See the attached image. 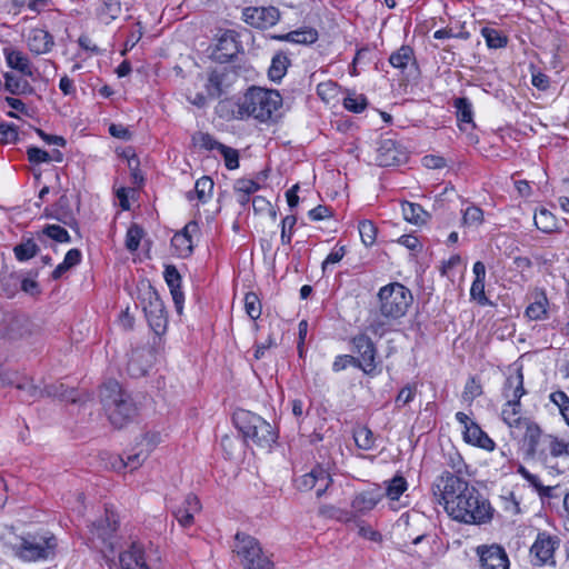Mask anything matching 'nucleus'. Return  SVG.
Returning a JSON list of instances; mask_svg holds the SVG:
<instances>
[{
	"label": "nucleus",
	"mask_w": 569,
	"mask_h": 569,
	"mask_svg": "<svg viewBox=\"0 0 569 569\" xmlns=\"http://www.w3.org/2000/svg\"><path fill=\"white\" fill-rule=\"evenodd\" d=\"M435 490L439 492L440 502L453 520L468 525H482L491 520L492 508L489 501L463 478L445 471L437 478Z\"/></svg>",
	"instance_id": "f257e3e1"
},
{
	"label": "nucleus",
	"mask_w": 569,
	"mask_h": 569,
	"mask_svg": "<svg viewBox=\"0 0 569 569\" xmlns=\"http://www.w3.org/2000/svg\"><path fill=\"white\" fill-rule=\"evenodd\" d=\"M0 540L17 558L26 562L53 559L58 547L56 536L49 531L18 535L12 527L7 526L0 530Z\"/></svg>",
	"instance_id": "f03ea898"
},
{
	"label": "nucleus",
	"mask_w": 569,
	"mask_h": 569,
	"mask_svg": "<svg viewBox=\"0 0 569 569\" xmlns=\"http://www.w3.org/2000/svg\"><path fill=\"white\" fill-rule=\"evenodd\" d=\"M525 393L523 376L520 371L506 379L502 395L507 402L502 407L501 419L509 427L510 433L515 439H523L536 425L530 418L520 416V399Z\"/></svg>",
	"instance_id": "7ed1b4c3"
},
{
	"label": "nucleus",
	"mask_w": 569,
	"mask_h": 569,
	"mask_svg": "<svg viewBox=\"0 0 569 569\" xmlns=\"http://www.w3.org/2000/svg\"><path fill=\"white\" fill-rule=\"evenodd\" d=\"M527 455L549 469H557L556 459L569 456V443L553 435L543 433L536 423L525 436Z\"/></svg>",
	"instance_id": "20e7f679"
},
{
	"label": "nucleus",
	"mask_w": 569,
	"mask_h": 569,
	"mask_svg": "<svg viewBox=\"0 0 569 569\" xmlns=\"http://www.w3.org/2000/svg\"><path fill=\"white\" fill-rule=\"evenodd\" d=\"M237 106V118L267 122L273 119L282 106V98L277 90L253 87L239 99Z\"/></svg>",
	"instance_id": "39448f33"
},
{
	"label": "nucleus",
	"mask_w": 569,
	"mask_h": 569,
	"mask_svg": "<svg viewBox=\"0 0 569 569\" xmlns=\"http://www.w3.org/2000/svg\"><path fill=\"white\" fill-rule=\"evenodd\" d=\"M100 399L108 419L114 428H123L134 419L137 407L118 381L104 382L100 390Z\"/></svg>",
	"instance_id": "423d86ee"
},
{
	"label": "nucleus",
	"mask_w": 569,
	"mask_h": 569,
	"mask_svg": "<svg viewBox=\"0 0 569 569\" xmlns=\"http://www.w3.org/2000/svg\"><path fill=\"white\" fill-rule=\"evenodd\" d=\"M233 423L246 441L251 440L261 448H270L278 438L276 430L267 420L249 410L234 411Z\"/></svg>",
	"instance_id": "0eeeda50"
},
{
	"label": "nucleus",
	"mask_w": 569,
	"mask_h": 569,
	"mask_svg": "<svg viewBox=\"0 0 569 569\" xmlns=\"http://www.w3.org/2000/svg\"><path fill=\"white\" fill-rule=\"evenodd\" d=\"M379 312L387 320L402 318L413 301L411 291L399 282L380 288L378 292Z\"/></svg>",
	"instance_id": "6e6552de"
},
{
	"label": "nucleus",
	"mask_w": 569,
	"mask_h": 569,
	"mask_svg": "<svg viewBox=\"0 0 569 569\" xmlns=\"http://www.w3.org/2000/svg\"><path fill=\"white\" fill-rule=\"evenodd\" d=\"M6 386H13L20 392V399L23 402L39 400L44 395L57 397L66 401H76L73 390H68L62 383L52 385L44 389L36 385L32 378L19 373H8Z\"/></svg>",
	"instance_id": "1a4fd4ad"
},
{
	"label": "nucleus",
	"mask_w": 569,
	"mask_h": 569,
	"mask_svg": "<svg viewBox=\"0 0 569 569\" xmlns=\"http://www.w3.org/2000/svg\"><path fill=\"white\" fill-rule=\"evenodd\" d=\"M233 553L243 569H273V562L262 550L259 541L249 535H236Z\"/></svg>",
	"instance_id": "9d476101"
},
{
	"label": "nucleus",
	"mask_w": 569,
	"mask_h": 569,
	"mask_svg": "<svg viewBox=\"0 0 569 569\" xmlns=\"http://www.w3.org/2000/svg\"><path fill=\"white\" fill-rule=\"evenodd\" d=\"M142 309L150 328L161 335L167 329L168 318L164 305L154 288L148 286L140 296Z\"/></svg>",
	"instance_id": "9b49d317"
},
{
	"label": "nucleus",
	"mask_w": 569,
	"mask_h": 569,
	"mask_svg": "<svg viewBox=\"0 0 569 569\" xmlns=\"http://www.w3.org/2000/svg\"><path fill=\"white\" fill-rule=\"evenodd\" d=\"M560 543L561 539L558 535L539 531L529 550L531 563L537 567L556 565L555 553Z\"/></svg>",
	"instance_id": "f8f14e48"
},
{
	"label": "nucleus",
	"mask_w": 569,
	"mask_h": 569,
	"mask_svg": "<svg viewBox=\"0 0 569 569\" xmlns=\"http://www.w3.org/2000/svg\"><path fill=\"white\" fill-rule=\"evenodd\" d=\"M352 350L358 355L355 357L357 368L366 375H373L376 371L377 348L370 337L359 333L351 339Z\"/></svg>",
	"instance_id": "ddd939ff"
},
{
	"label": "nucleus",
	"mask_w": 569,
	"mask_h": 569,
	"mask_svg": "<svg viewBox=\"0 0 569 569\" xmlns=\"http://www.w3.org/2000/svg\"><path fill=\"white\" fill-rule=\"evenodd\" d=\"M280 16L279 9L273 6L247 7L242 10L241 19L252 28L264 30L276 26Z\"/></svg>",
	"instance_id": "4468645a"
},
{
	"label": "nucleus",
	"mask_w": 569,
	"mask_h": 569,
	"mask_svg": "<svg viewBox=\"0 0 569 569\" xmlns=\"http://www.w3.org/2000/svg\"><path fill=\"white\" fill-rule=\"evenodd\" d=\"M480 569H509V558L505 549L498 545L479 546L477 548Z\"/></svg>",
	"instance_id": "2eb2a0df"
},
{
	"label": "nucleus",
	"mask_w": 569,
	"mask_h": 569,
	"mask_svg": "<svg viewBox=\"0 0 569 569\" xmlns=\"http://www.w3.org/2000/svg\"><path fill=\"white\" fill-rule=\"evenodd\" d=\"M330 482L329 473L325 469L317 467L297 479V487L300 490L316 489L317 496L320 497L327 490Z\"/></svg>",
	"instance_id": "dca6fc26"
},
{
	"label": "nucleus",
	"mask_w": 569,
	"mask_h": 569,
	"mask_svg": "<svg viewBox=\"0 0 569 569\" xmlns=\"http://www.w3.org/2000/svg\"><path fill=\"white\" fill-rule=\"evenodd\" d=\"M376 161L380 167L399 164L402 161V152L399 150L397 142L392 139L381 140L377 148Z\"/></svg>",
	"instance_id": "f3484780"
},
{
	"label": "nucleus",
	"mask_w": 569,
	"mask_h": 569,
	"mask_svg": "<svg viewBox=\"0 0 569 569\" xmlns=\"http://www.w3.org/2000/svg\"><path fill=\"white\" fill-rule=\"evenodd\" d=\"M385 497L380 487H373L355 496L351 507L355 511L366 513L372 510Z\"/></svg>",
	"instance_id": "a211bd4d"
},
{
	"label": "nucleus",
	"mask_w": 569,
	"mask_h": 569,
	"mask_svg": "<svg viewBox=\"0 0 569 569\" xmlns=\"http://www.w3.org/2000/svg\"><path fill=\"white\" fill-rule=\"evenodd\" d=\"M199 231V226L196 221H190L184 226L182 231L176 233L172 238V246L178 251L179 256L188 257L193 249L192 237Z\"/></svg>",
	"instance_id": "6ab92c4d"
},
{
	"label": "nucleus",
	"mask_w": 569,
	"mask_h": 569,
	"mask_svg": "<svg viewBox=\"0 0 569 569\" xmlns=\"http://www.w3.org/2000/svg\"><path fill=\"white\" fill-rule=\"evenodd\" d=\"M158 442H159L158 433L147 435L143 439V442H141L139 445L141 448L133 453L127 455V457H126L127 468H129L130 471L138 469L146 461L149 453L151 452V450L154 448V446Z\"/></svg>",
	"instance_id": "aec40b11"
},
{
	"label": "nucleus",
	"mask_w": 569,
	"mask_h": 569,
	"mask_svg": "<svg viewBox=\"0 0 569 569\" xmlns=\"http://www.w3.org/2000/svg\"><path fill=\"white\" fill-rule=\"evenodd\" d=\"M27 43L32 53L44 54L52 49L54 41L53 37L48 31L34 28L31 29L28 34Z\"/></svg>",
	"instance_id": "412c9836"
},
{
	"label": "nucleus",
	"mask_w": 569,
	"mask_h": 569,
	"mask_svg": "<svg viewBox=\"0 0 569 569\" xmlns=\"http://www.w3.org/2000/svg\"><path fill=\"white\" fill-rule=\"evenodd\" d=\"M6 330L3 335L10 339L22 338L32 333L33 325L24 316H6Z\"/></svg>",
	"instance_id": "4be33fe9"
},
{
	"label": "nucleus",
	"mask_w": 569,
	"mask_h": 569,
	"mask_svg": "<svg viewBox=\"0 0 569 569\" xmlns=\"http://www.w3.org/2000/svg\"><path fill=\"white\" fill-rule=\"evenodd\" d=\"M164 280L170 289L176 310L182 313L184 296L180 289L181 276L174 266H167L164 269Z\"/></svg>",
	"instance_id": "5701e85b"
},
{
	"label": "nucleus",
	"mask_w": 569,
	"mask_h": 569,
	"mask_svg": "<svg viewBox=\"0 0 569 569\" xmlns=\"http://www.w3.org/2000/svg\"><path fill=\"white\" fill-rule=\"evenodd\" d=\"M122 6L120 0H97L94 16L103 24H110L121 14Z\"/></svg>",
	"instance_id": "b1692460"
},
{
	"label": "nucleus",
	"mask_w": 569,
	"mask_h": 569,
	"mask_svg": "<svg viewBox=\"0 0 569 569\" xmlns=\"http://www.w3.org/2000/svg\"><path fill=\"white\" fill-rule=\"evenodd\" d=\"M6 61L11 69H16L27 77H32L33 71L29 58L20 50L3 48Z\"/></svg>",
	"instance_id": "393cba45"
},
{
	"label": "nucleus",
	"mask_w": 569,
	"mask_h": 569,
	"mask_svg": "<svg viewBox=\"0 0 569 569\" xmlns=\"http://www.w3.org/2000/svg\"><path fill=\"white\" fill-rule=\"evenodd\" d=\"M463 439L466 442L488 451L495 449L493 440L476 422L469 423V427L463 430Z\"/></svg>",
	"instance_id": "a878e982"
},
{
	"label": "nucleus",
	"mask_w": 569,
	"mask_h": 569,
	"mask_svg": "<svg viewBox=\"0 0 569 569\" xmlns=\"http://www.w3.org/2000/svg\"><path fill=\"white\" fill-rule=\"evenodd\" d=\"M389 63L401 73H406L408 69L416 67L413 49L409 46H401L390 54Z\"/></svg>",
	"instance_id": "bb28decb"
},
{
	"label": "nucleus",
	"mask_w": 569,
	"mask_h": 569,
	"mask_svg": "<svg viewBox=\"0 0 569 569\" xmlns=\"http://www.w3.org/2000/svg\"><path fill=\"white\" fill-rule=\"evenodd\" d=\"M199 510V499L193 495H189L186 497L182 507L178 508L174 511V517L182 527H189L193 522L194 513L198 512Z\"/></svg>",
	"instance_id": "cd10ccee"
},
{
	"label": "nucleus",
	"mask_w": 569,
	"mask_h": 569,
	"mask_svg": "<svg viewBox=\"0 0 569 569\" xmlns=\"http://www.w3.org/2000/svg\"><path fill=\"white\" fill-rule=\"evenodd\" d=\"M119 561L123 569H150L146 563L141 547L136 543L120 555Z\"/></svg>",
	"instance_id": "c85d7f7f"
},
{
	"label": "nucleus",
	"mask_w": 569,
	"mask_h": 569,
	"mask_svg": "<svg viewBox=\"0 0 569 569\" xmlns=\"http://www.w3.org/2000/svg\"><path fill=\"white\" fill-rule=\"evenodd\" d=\"M401 212L410 223L422 224L429 219V213L418 203L403 201L401 202Z\"/></svg>",
	"instance_id": "c756f323"
},
{
	"label": "nucleus",
	"mask_w": 569,
	"mask_h": 569,
	"mask_svg": "<svg viewBox=\"0 0 569 569\" xmlns=\"http://www.w3.org/2000/svg\"><path fill=\"white\" fill-rule=\"evenodd\" d=\"M279 40L289 41L299 44L313 43L318 39V32L315 29L307 28L301 30H295L283 36L276 37Z\"/></svg>",
	"instance_id": "7c9ffc66"
},
{
	"label": "nucleus",
	"mask_w": 569,
	"mask_h": 569,
	"mask_svg": "<svg viewBox=\"0 0 569 569\" xmlns=\"http://www.w3.org/2000/svg\"><path fill=\"white\" fill-rule=\"evenodd\" d=\"M289 59L286 54L279 52L273 56L268 76L272 81H279L283 78L289 66Z\"/></svg>",
	"instance_id": "2f4dec72"
},
{
	"label": "nucleus",
	"mask_w": 569,
	"mask_h": 569,
	"mask_svg": "<svg viewBox=\"0 0 569 569\" xmlns=\"http://www.w3.org/2000/svg\"><path fill=\"white\" fill-rule=\"evenodd\" d=\"M356 446L362 450H371L375 447L373 432L367 426H360L353 431Z\"/></svg>",
	"instance_id": "473e14b6"
},
{
	"label": "nucleus",
	"mask_w": 569,
	"mask_h": 569,
	"mask_svg": "<svg viewBox=\"0 0 569 569\" xmlns=\"http://www.w3.org/2000/svg\"><path fill=\"white\" fill-rule=\"evenodd\" d=\"M213 186V180L208 176H203L196 181L194 193L201 203H206L211 199Z\"/></svg>",
	"instance_id": "72a5a7b5"
},
{
	"label": "nucleus",
	"mask_w": 569,
	"mask_h": 569,
	"mask_svg": "<svg viewBox=\"0 0 569 569\" xmlns=\"http://www.w3.org/2000/svg\"><path fill=\"white\" fill-rule=\"evenodd\" d=\"M453 107L456 108L458 121L463 123H472V104L468 98L460 97L455 99Z\"/></svg>",
	"instance_id": "f704fd0d"
},
{
	"label": "nucleus",
	"mask_w": 569,
	"mask_h": 569,
	"mask_svg": "<svg viewBox=\"0 0 569 569\" xmlns=\"http://www.w3.org/2000/svg\"><path fill=\"white\" fill-rule=\"evenodd\" d=\"M407 480L402 476H395L390 481H388L386 491H383V493L385 497H388L390 500H398L400 496L407 490Z\"/></svg>",
	"instance_id": "c9c22d12"
},
{
	"label": "nucleus",
	"mask_w": 569,
	"mask_h": 569,
	"mask_svg": "<svg viewBox=\"0 0 569 569\" xmlns=\"http://www.w3.org/2000/svg\"><path fill=\"white\" fill-rule=\"evenodd\" d=\"M548 300L546 296H539L526 309V315L531 320H541L547 316Z\"/></svg>",
	"instance_id": "e433bc0d"
},
{
	"label": "nucleus",
	"mask_w": 569,
	"mask_h": 569,
	"mask_svg": "<svg viewBox=\"0 0 569 569\" xmlns=\"http://www.w3.org/2000/svg\"><path fill=\"white\" fill-rule=\"evenodd\" d=\"M39 250L38 244L33 239H27L21 243L17 244L13 249L14 256L19 261H27L33 258Z\"/></svg>",
	"instance_id": "4c0bfd02"
},
{
	"label": "nucleus",
	"mask_w": 569,
	"mask_h": 569,
	"mask_svg": "<svg viewBox=\"0 0 569 569\" xmlns=\"http://www.w3.org/2000/svg\"><path fill=\"white\" fill-rule=\"evenodd\" d=\"M535 224L540 231L550 233L555 230L556 217L549 210L541 209L535 216Z\"/></svg>",
	"instance_id": "58836bf2"
},
{
	"label": "nucleus",
	"mask_w": 569,
	"mask_h": 569,
	"mask_svg": "<svg viewBox=\"0 0 569 569\" xmlns=\"http://www.w3.org/2000/svg\"><path fill=\"white\" fill-rule=\"evenodd\" d=\"M481 34L486 40L489 48L500 49L507 46V37L493 28L485 27L481 30Z\"/></svg>",
	"instance_id": "ea45409f"
},
{
	"label": "nucleus",
	"mask_w": 569,
	"mask_h": 569,
	"mask_svg": "<svg viewBox=\"0 0 569 569\" xmlns=\"http://www.w3.org/2000/svg\"><path fill=\"white\" fill-rule=\"evenodd\" d=\"M446 465L452 469L453 472H450L452 476H459L462 478V475L467 471V465L465 463L461 455L455 449L447 452Z\"/></svg>",
	"instance_id": "a19ab883"
},
{
	"label": "nucleus",
	"mask_w": 569,
	"mask_h": 569,
	"mask_svg": "<svg viewBox=\"0 0 569 569\" xmlns=\"http://www.w3.org/2000/svg\"><path fill=\"white\" fill-rule=\"evenodd\" d=\"M223 78H224V74L220 73L218 71H212L209 74V78H208V81L206 84V90H207L208 97L218 98L222 94Z\"/></svg>",
	"instance_id": "79ce46f5"
},
{
	"label": "nucleus",
	"mask_w": 569,
	"mask_h": 569,
	"mask_svg": "<svg viewBox=\"0 0 569 569\" xmlns=\"http://www.w3.org/2000/svg\"><path fill=\"white\" fill-rule=\"evenodd\" d=\"M483 222V211L477 206H469L462 211V224L479 227Z\"/></svg>",
	"instance_id": "37998d69"
},
{
	"label": "nucleus",
	"mask_w": 569,
	"mask_h": 569,
	"mask_svg": "<svg viewBox=\"0 0 569 569\" xmlns=\"http://www.w3.org/2000/svg\"><path fill=\"white\" fill-rule=\"evenodd\" d=\"M359 234L365 246H372L377 237V228L370 220H362L359 223Z\"/></svg>",
	"instance_id": "c03bdc74"
},
{
	"label": "nucleus",
	"mask_w": 569,
	"mask_h": 569,
	"mask_svg": "<svg viewBox=\"0 0 569 569\" xmlns=\"http://www.w3.org/2000/svg\"><path fill=\"white\" fill-rule=\"evenodd\" d=\"M244 309L252 320H257L261 316V302L254 292L246 293Z\"/></svg>",
	"instance_id": "a18cd8bd"
},
{
	"label": "nucleus",
	"mask_w": 569,
	"mask_h": 569,
	"mask_svg": "<svg viewBox=\"0 0 569 569\" xmlns=\"http://www.w3.org/2000/svg\"><path fill=\"white\" fill-rule=\"evenodd\" d=\"M343 107L351 112L359 113L362 112L367 107V99L362 94H348L343 99Z\"/></svg>",
	"instance_id": "49530a36"
},
{
	"label": "nucleus",
	"mask_w": 569,
	"mask_h": 569,
	"mask_svg": "<svg viewBox=\"0 0 569 569\" xmlns=\"http://www.w3.org/2000/svg\"><path fill=\"white\" fill-rule=\"evenodd\" d=\"M143 230L138 224H132L126 234V248L129 251H136L140 244Z\"/></svg>",
	"instance_id": "de8ad7c7"
},
{
	"label": "nucleus",
	"mask_w": 569,
	"mask_h": 569,
	"mask_svg": "<svg viewBox=\"0 0 569 569\" xmlns=\"http://www.w3.org/2000/svg\"><path fill=\"white\" fill-rule=\"evenodd\" d=\"M550 400L559 408L560 413L569 425V397L559 390L550 395Z\"/></svg>",
	"instance_id": "09e8293b"
},
{
	"label": "nucleus",
	"mask_w": 569,
	"mask_h": 569,
	"mask_svg": "<svg viewBox=\"0 0 569 569\" xmlns=\"http://www.w3.org/2000/svg\"><path fill=\"white\" fill-rule=\"evenodd\" d=\"M42 233L57 242L64 243L70 241L68 231L58 224L46 226L42 230Z\"/></svg>",
	"instance_id": "8fccbe9b"
},
{
	"label": "nucleus",
	"mask_w": 569,
	"mask_h": 569,
	"mask_svg": "<svg viewBox=\"0 0 569 569\" xmlns=\"http://www.w3.org/2000/svg\"><path fill=\"white\" fill-rule=\"evenodd\" d=\"M470 297L480 306H492L485 292V281L473 280L470 288Z\"/></svg>",
	"instance_id": "3c124183"
},
{
	"label": "nucleus",
	"mask_w": 569,
	"mask_h": 569,
	"mask_svg": "<svg viewBox=\"0 0 569 569\" xmlns=\"http://www.w3.org/2000/svg\"><path fill=\"white\" fill-rule=\"evenodd\" d=\"M297 222V218L292 214L287 216L281 221V242L289 244L293 234V228Z\"/></svg>",
	"instance_id": "603ef678"
},
{
	"label": "nucleus",
	"mask_w": 569,
	"mask_h": 569,
	"mask_svg": "<svg viewBox=\"0 0 569 569\" xmlns=\"http://www.w3.org/2000/svg\"><path fill=\"white\" fill-rule=\"evenodd\" d=\"M385 319L381 315L371 318L367 327L368 331L377 337H383L389 330V325Z\"/></svg>",
	"instance_id": "864d4df0"
},
{
	"label": "nucleus",
	"mask_w": 569,
	"mask_h": 569,
	"mask_svg": "<svg viewBox=\"0 0 569 569\" xmlns=\"http://www.w3.org/2000/svg\"><path fill=\"white\" fill-rule=\"evenodd\" d=\"M219 152L223 157L224 164L229 170H233L239 167V154L236 149L223 144V146H220Z\"/></svg>",
	"instance_id": "5fc2aeb1"
},
{
	"label": "nucleus",
	"mask_w": 569,
	"mask_h": 569,
	"mask_svg": "<svg viewBox=\"0 0 569 569\" xmlns=\"http://www.w3.org/2000/svg\"><path fill=\"white\" fill-rule=\"evenodd\" d=\"M18 140V128L14 124L0 123V142L13 143Z\"/></svg>",
	"instance_id": "6e6d98bb"
},
{
	"label": "nucleus",
	"mask_w": 569,
	"mask_h": 569,
	"mask_svg": "<svg viewBox=\"0 0 569 569\" xmlns=\"http://www.w3.org/2000/svg\"><path fill=\"white\" fill-rule=\"evenodd\" d=\"M234 192H242L244 196H251L260 189V184L251 179H238L234 182Z\"/></svg>",
	"instance_id": "4d7b16f0"
},
{
	"label": "nucleus",
	"mask_w": 569,
	"mask_h": 569,
	"mask_svg": "<svg viewBox=\"0 0 569 569\" xmlns=\"http://www.w3.org/2000/svg\"><path fill=\"white\" fill-rule=\"evenodd\" d=\"M69 206V199L66 194L61 196L56 204L57 216L56 218L63 222L64 224H69L72 220L71 213L66 210Z\"/></svg>",
	"instance_id": "13d9d810"
},
{
	"label": "nucleus",
	"mask_w": 569,
	"mask_h": 569,
	"mask_svg": "<svg viewBox=\"0 0 569 569\" xmlns=\"http://www.w3.org/2000/svg\"><path fill=\"white\" fill-rule=\"evenodd\" d=\"M518 473L522 476L532 487H535L540 493H547L550 491V487H543L538 476L529 472L523 466L518 468Z\"/></svg>",
	"instance_id": "bf43d9fd"
},
{
	"label": "nucleus",
	"mask_w": 569,
	"mask_h": 569,
	"mask_svg": "<svg viewBox=\"0 0 569 569\" xmlns=\"http://www.w3.org/2000/svg\"><path fill=\"white\" fill-rule=\"evenodd\" d=\"M337 84L332 81L319 83L317 87L318 96L329 102L337 94Z\"/></svg>",
	"instance_id": "052dcab7"
},
{
	"label": "nucleus",
	"mask_w": 569,
	"mask_h": 569,
	"mask_svg": "<svg viewBox=\"0 0 569 569\" xmlns=\"http://www.w3.org/2000/svg\"><path fill=\"white\" fill-rule=\"evenodd\" d=\"M416 396V387L411 385L405 386L396 397V406L398 408L408 405Z\"/></svg>",
	"instance_id": "680f3d73"
},
{
	"label": "nucleus",
	"mask_w": 569,
	"mask_h": 569,
	"mask_svg": "<svg viewBox=\"0 0 569 569\" xmlns=\"http://www.w3.org/2000/svg\"><path fill=\"white\" fill-rule=\"evenodd\" d=\"M346 254V247H336L322 262V271L326 272L331 264H336L342 260Z\"/></svg>",
	"instance_id": "e2e57ef3"
},
{
	"label": "nucleus",
	"mask_w": 569,
	"mask_h": 569,
	"mask_svg": "<svg viewBox=\"0 0 569 569\" xmlns=\"http://www.w3.org/2000/svg\"><path fill=\"white\" fill-rule=\"evenodd\" d=\"M482 393V389L479 382L476 381L475 378H470L463 390V398L466 400L472 401L477 397H479Z\"/></svg>",
	"instance_id": "0e129e2a"
},
{
	"label": "nucleus",
	"mask_w": 569,
	"mask_h": 569,
	"mask_svg": "<svg viewBox=\"0 0 569 569\" xmlns=\"http://www.w3.org/2000/svg\"><path fill=\"white\" fill-rule=\"evenodd\" d=\"M349 366L357 367V362L353 356L351 355H341L336 357L332 363V370L335 372H339L348 368Z\"/></svg>",
	"instance_id": "69168bd1"
},
{
	"label": "nucleus",
	"mask_w": 569,
	"mask_h": 569,
	"mask_svg": "<svg viewBox=\"0 0 569 569\" xmlns=\"http://www.w3.org/2000/svg\"><path fill=\"white\" fill-rule=\"evenodd\" d=\"M27 154L29 161L34 164L49 162V152L40 148L31 147L28 149Z\"/></svg>",
	"instance_id": "338daca9"
},
{
	"label": "nucleus",
	"mask_w": 569,
	"mask_h": 569,
	"mask_svg": "<svg viewBox=\"0 0 569 569\" xmlns=\"http://www.w3.org/2000/svg\"><path fill=\"white\" fill-rule=\"evenodd\" d=\"M197 143L207 149V150H218L220 151V146H223L222 143L216 141L210 134L208 133H200L199 138L197 139Z\"/></svg>",
	"instance_id": "774afa93"
}]
</instances>
